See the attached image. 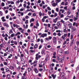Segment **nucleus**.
<instances>
[{"mask_svg": "<svg viewBox=\"0 0 79 79\" xmlns=\"http://www.w3.org/2000/svg\"><path fill=\"white\" fill-rule=\"evenodd\" d=\"M3 24L4 26H5V27H9V25H8V23H3Z\"/></svg>", "mask_w": 79, "mask_h": 79, "instance_id": "nucleus-1", "label": "nucleus"}, {"mask_svg": "<svg viewBox=\"0 0 79 79\" xmlns=\"http://www.w3.org/2000/svg\"><path fill=\"white\" fill-rule=\"evenodd\" d=\"M66 26L65 25L64 26V27L63 28L64 32H67V30H66Z\"/></svg>", "mask_w": 79, "mask_h": 79, "instance_id": "nucleus-2", "label": "nucleus"}, {"mask_svg": "<svg viewBox=\"0 0 79 79\" xmlns=\"http://www.w3.org/2000/svg\"><path fill=\"white\" fill-rule=\"evenodd\" d=\"M57 26L58 27H61V24L60 23V22H58L57 23Z\"/></svg>", "mask_w": 79, "mask_h": 79, "instance_id": "nucleus-3", "label": "nucleus"}, {"mask_svg": "<svg viewBox=\"0 0 79 79\" xmlns=\"http://www.w3.org/2000/svg\"><path fill=\"white\" fill-rule=\"evenodd\" d=\"M53 42L54 43H56V38L55 37H54L53 38Z\"/></svg>", "mask_w": 79, "mask_h": 79, "instance_id": "nucleus-4", "label": "nucleus"}, {"mask_svg": "<svg viewBox=\"0 0 79 79\" xmlns=\"http://www.w3.org/2000/svg\"><path fill=\"white\" fill-rule=\"evenodd\" d=\"M47 34H43L42 35L41 37H47Z\"/></svg>", "mask_w": 79, "mask_h": 79, "instance_id": "nucleus-5", "label": "nucleus"}, {"mask_svg": "<svg viewBox=\"0 0 79 79\" xmlns=\"http://www.w3.org/2000/svg\"><path fill=\"white\" fill-rule=\"evenodd\" d=\"M34 71H35V73H39V71H38V70L36 68L34 69Z\"/></svg>", "mask_w": 79, "mask_h": 79, "instance_id": "nucleus-6", "label": "nucleus"}, {"mask_svg": "<svg viewBox=\"0 0 79 79\" xmlns=\"http://www.w3.org/2000/svg\"><path fill=\"white\" fill-rule=\"evenodd\" d=\"M52 6H54V7H55V6H56L58 5V4L54 2L52 4Z\"/></svg>", "mask_w": 79, "mask_h": 79, "instance_id": "nucleus-7", "label": "nucleus"}, {"mask_svg": "<svg viewBox=\"0 0 79 79\" xmlns=\"http://www.w3.org/2000/svg\"><path fill=\"white\" fill-rule=\"evenodd\" d=\"M52 77H53V78L55 79V78H56V75L54 74H52L51 75Z\"/></svg>", "mask_w": 79, "mask_h": 79, "instance_id": "nucleus-8", "label": "nucleus"}, {"mask_svg": "<svg viewBox=\"0 0 79 79\" xmlns=\"http://www.w3.org/2000/svg\"><path fill=\"white\" fill-rule=\"evenodd\" d=\"M73 43H74V40H72V42L71 44H70V47H71L73 45Z\"/></svg>", "mask_w": 79, "mask_h": 79, "instance_id": "nucleus-9", "label": "nucleus"}, {"mask_svg": "<svg viewBox=\"0 0 79 79\" xmlns=\"http://www.w3.org/2000/svg\"><path fill=\"white\" fill-rule=\"evenodd\" d=\"M61 2V0H56V4H58L59 2Z\"/></svg>", "mask_w": 79, "mask_h": 79, "instance_id": "nucleus-10", "label": "nucleus"}, {"mask_svg": "<svg viewBox=\"0 0 79 79\" xmlns=\"http://www.w3.org/2000/svg\"><path fill=\"white\" fill-rule=\"evenodd\" d=\"M34 19V18H32L30 20V23H32V22H34L35 21Z\"/></svg>", "mask_w": 79, "mask_h": 79, "instance_id": "nucleus-11", "label": "nucleus"}, {"mask_svg": "<svg viewBox=\"0 0 79 79\" xmlns=\"http://www.w3.org/2000/svg\"><path fill=\"white\" fill-rule=\"evenodd\" d=\"M61 40H60V39L59 38L58 39V42L59 44H60V43H61Z\"/></svg>", "mask_w": 79, "mask_h": 79, "instance_id": "nucleus-12", "label": "nucleus"}, {"mask_svg": "<svg viewBox=\"0 0 79 79\" xmlns=\"http://www.w3.org/2000/svg\"><path fill=\"white\" fill-rule=\"evenodd\" d=\"M21 34V33L19 32H18L16 34H15L16 36L18 35H20Z\"/></svg>", "mask_w": 79, "mask_h": 79, "instance_id": "nucleus-13", "label": "nucleus"}, {"mask_svg": "<svg viewBox=\"0 0 79 79\" xmlns=\"http://www.w3.org/2000/svg\"><path fill=\"white\" fill-rule=\"evenodd\" d=\"M64 58L63 57L62 58L61 60V63H63V61H64Z\"/></svg>", "mask_w": 79, "mask_h": 79, "instance_id": "nucleus-14", "label": "nucleus"}, {"mask_svg": "<svg viewBox=\"0 0 79 79\" xmlns=\"http://www.w3.org/2000/svg\"><path fill=\"white\" fill-rule=\"evenodd\" d=\"M73 31H76V28L72 27V30H73Z\"/></svg>", "mask_w": 79, "mask_h": 79, "instance_id": "nucleus-15", "label": "nucleus"}, {"mask_svg": "<svg viewBox=\"0 0 79 79\" xmlns=\"http://www.w3.org/2000/svg\"><path fill=\"white\" fill-rule=\"evenodd\" d=\"M37 47H38V45L36 44L34 46V48H37Z\"/></svg>", "mask_w": 79, "mask_h": 79, "instance_id": "nucleus-16", "label": "nucleus"}, {"mask_svg": "<svg viewBox=\"0 0 79 79\" xmlns=\"http://www.w3.org/2000/svg\"><path fill=\"white\" fill-rule=\"evenodd\" d=\"M68 26L69 28H71V27H72V24L71 23L69 24Z\"/></svg>", "mask_w": 79, "mask_h": 79, "instance_id": "nucleus-17", "label": "nucleus"}, {"mask_svg": "<svg viewBox=\"0 0 79 79\" xmlns=\"http://www.w3.org/2000/svg\"><path fill=\"white\" fill-rule=\"evenodd\" d=\"M73 19L74 21H76L77 19V18L76 17H73Z\"/></svg>", "mask_w": 79, "mask_h": 79, "instance_id": "nucleus-18", "label": "nucleus"}, {"mask_svg": "<svg viewBox=\"0 0 79 79\" xmlns=\"http://www.w3.org/2000/svg\"><path fill=\"white\" fill-rule=\"evenodd\" d=\"M9 51L10 52H13V49H12V48H9Z\"/></svg>", "mask_w": 79, "mask_h": 79, "instance_id": "nucleus-19", "label": "nucleus"}, {"mask_svg": "<svg viewBox=\"0 0 79 79\" xmlns=\"http://www.w3.org/2000/svg\"><path fill=\"white\" fill-rule=\"evenodd\" d=\"M15 35V33H13L11 35V37H13Z\"/></svg>", "mask_w": 79, "mask_h": 79, "instance_id": "nucleus-20", "label": "nucleus"}, {"mask_svg": "<svg viewBox=\"0 0 79 79\" xmlns=\"http://www.w3.org/2000/svg\"><path fill=\"white\" fill-rule=\"evenodd\" d=\"M57 15H58V14H57V13L56 12H55L54 13V17H56V16H57Z\"/></svg>", "mask_w": 79, "mask_h": 79, "instance_id": "nucleus-21", "label": "nucleus"}, {"mask_svg": "<svg viewBox=\"0 0 79 79\" xmlns=\"http://www.w3.org/2000/svg\"><path fill=\"white\" fill-rule=\"evenodd\" d=\"M70 62L71 63H74V60L72 59L71 60Z\"/></svg>", "mask_w": 79, "mask_h": 79, "instance_id": "nucleus-22", "label": "nucleus"}, {"mask_svg": "<svg viewBox=\"0 0 79 79\" xmlns=\"http://www.w3.org/2000/svg\"><path fill=\"white\" fill-rule=\"evenodd\" d=\"M64 9L65 10H67V9H68V6H66L65 7H64Z\"/></svg>", "mask_w": 79, "mask_h": 79, "instance_id": "nucleus-23", "label": "nucleus"}, {"mask_svg": "<svg viewBox=\"0 0 79 79\" xmlns=\"http://www.w3.org/2000/svg\"><path fill=\"white\" fill-rule=\"evenodd\" d=\"M59 52H60V53H63V50L61 49H59Z\"/></svg>", "mask_w": 79, "mask_h": 79, "instance_id": "nucleus-24", "label": "nucleus"}, {"mask_svg": "<svg viewBox=\"0 0 79 79\" xmlns=\"http://www.w3.org/2000/svg\"><path fill=\"white\" fill-rule=\"evenodd\" d=\"M60 18H63V17H64V15H63V14H62L60 15Z\"/></svg>", "mask_w": 79, "mask_h": 79, "instance_id": "nucleus-25", "label": "nucleus"}, {"mask_svg": "<svg viewBox=\"0 0 79 79\" xmlns=\"http://www.w3.org/2000/svg\"><path fill=\"white\" fill-rule=\"evenodd\" d=\"M1 6H5V3L3 2H2L1 3Z\"/></svg>", "mask_w": 79, "mask_h": 79, "instance_id": "nucleus-26", "label": "nucleus"}, {"mask_svg": "<svg viewBox=\"0 0 79 79\" xmlns=\"http://www.w3.org/2000/svg\"><path fill=\"white\" fill-rule=\"evenodd\" d=\"M2 47H3V45L2 44H1L0 45V48H2Z\"/></svg>", "mask_w": 79, "mask_h": 79, "instance_id": "nucleus-27", "label": "nucleus"}, {"mask_svg": "<svg viewBox=\"0 0 79 79\" xmlns=\"http://www.w3.org/2000/svg\"><path fill=\"white\" fill-rule=\"evenodd\" d=\"M30 52L31 53H34V52H35V51L33 50H30Z\"/></svg>", "mask_w": 79, "mask_h": 79, "instance_id": "nucleus-28", "label": "nucleus"}, {"mask_svg": "<svg viewBox=\"0 0 79 79\" xmlns=\"http://www.w3.org/2000/svg\"><path fill=\"white\" fill-rule=\"evenodd\" d=\"M6 70V71L7 72V73H10V70H9V69H7Z\"/></svg>", "mask_w": 79, "mask_h": 79, "instance_id": "nucleus-29", "label": "nucleus"}, {"mask_svg": "<svg viewBox=\"0 0 79 79\" xmlns=\"http://www.w3.org/2000/svg\"><path fill=\"white\" fill-rule=\"evenodd\" d=\"M10 74H8L7 75V77L8 79H10Z\"/></svg>", "mask_w": 79, "mask_h": 79, "instance_id": "nucleus-30", "label": "nucleus"}, {"mask_svg": "<svg viewBox=\"0 0 79 79\" xmlns=\"http://www.w3.org/2000/svg\"><path fill=\"white\" fill-rule=\"evenodd\" d=\"M65 37H65L64 35H63L62 37V38H63V40H64V39H65Z\"/></svg>", "mask_w": 79, "mask_h": 79, "instance_id": "nucleus-31", "label": "nucleus"}, {"mask_svg": "<svg viewBox=\"0 0 79 79\" xmlns=\"http://www.w3.org/2000/svg\"><path fill=\"white\" fill-rule=\"evenodd\" d=\"M69 52L68 51H66L64 52V54H68Z\"/></svg>", "mask_w": 79, "mask_h": 79, "instance_id": "nucleus-32", "label": "nucleus"}, {"mask_svg": "<svg viewBox=\"0 0 79 79\" xmlns=\"http://www.w3.org/2000/svg\"><path fill=\"white\" fill-rule=\"evenodd\" d=\"M13 33V31H12V30H10L9 33L11 34Z\"/></svg>", "mask_w": 79, "mask_h": 79, "instance_id": "nucleus-33", "label": "nucleus"}, {"mask_svg": "<svg viewBox=\"0 0 79 79\" xmlns=\"http://www.w3.org/2000/svg\"><path fill=\"white\" fill-rule=\"evenodd\" d=\"M46 59L48 60V55L47 54L46 55Z\"/></svg>", "mask_w": 79, "mask_h": 79, "instance_id": "nucleus-34", "label": "nucleus"}, {"mask_svg": "<svg viewBox=\"0 0 79 79\" xmlns=\"http://www.w3.org/2000/svg\"><path fill=\"white\" fill-rule=\"evenodd\" d=\"M60 22L62 23H64V20H63V19L61 20Z\"/></svg>", "mask_w": 79, "mask_h": 79, "instance_id": "nucleus-35", "label": "nucleus"}, {"mask_svg": "<svg viewBox=\"0 0 79 79\" xmlns=\"http://www.w3.org/2000/svg\"><path fill=\"white\" fill-rule=\"evenodd\" d=\"M28 72H30V71H31V69L29 68H28Z\"/></svg>", "mask_w": 79, "mask_h": 79, "instance_id": "nucleus-36", "label": "nucleus"}, {"mask_svg": "<svg viewBox=\"0 0 79 79\" xmlns=\"http://www.w3.org/2000/svg\"><path fill=\"white\" fill-rule=\"evenodd\" d=\"M76 44L77 46H78V45H79V41L77 42Z\"/></svg>", "mask_w": 79, "mask_h": 79, "instance_id": "nucleus-37", "label": "nucleus"}, {"mask_svg": "<svg viewBox=\"0 0 79 79\" xmlns=\"http://www.w3.org/2000/svg\"><path fill=\"white\" fill-rule=\"evenodd\" d=\"M56 11L57 12H58V11H59V9H58V8H56Z\"/></svg>", "mask_w": 79, "mask_h": 79, "instance_id": "nucleus-38", "label": "nucleus"}, {"mask_svg": "<svg viewBox=\"0 0 79 79\" xmlns=\"http://www.w3.org/2000/svg\"><path fill=\"white\" fill-rule=\"evenodd\" d=\"M47 8L49 11H50L51 10V9L49 7H48Z\"/></svg>", "mask_w": 79, "mask_h": 79, "instance_id": "nucleus-39", "label": "nucleus"}, {"mask_svg": "<svg viewBox=\"0 0 79 79\" xmlns=\"http://www.w3.org/2000/svg\"><path fill=\"white\" fill-rule=\"evenodd\" d=\"M39 67L40 68H42V65H40V64H39Z\"/></svg>", "mask_w": 79, "mask_h": 79, "instance_id": "nucleus-40", "label": "nucleus"}, {"mask_svg": "<svg viewBox=\"0 0 79 79\" xmlns=\"http://www.w3.org/2000/svg\"><path fill=\"white\" fill-rule=\"evenodd\" d=\"M1 29L2 31H3L4 30H5V28L4 27H2L1 28Z\"/></svg>", "mask_w": 79, "mask_h": 79, "instance_id": "nucleus-41", "label": "nucleus"}, {"mask_svg": "<svg viewBox=\"0 0 79 79\" xmlns=\"http://www.w3.org/2000/svg\"><path fill=\"white\" fill-rule=\"evenodd\" d=\"M62 5H64V2H62L61 3Z\"/></svg>", "mask_w": 79, "mask_h": 79, "instance_id": "nucleus-42", "label": "nucleus"}, {"mask_svg": "<svg viewBox=\"0 0 79 79\" xmlns=\"http://www.w3.org/2000/svg\"><path fill=\"white\" fill-rule=\"evenodd\" d=\"M37 61L35 60V61L34 62V64H37Z\"/></svg>", "mask_w": 79, "mask_h": 79, "instance_id": "nucleus-43", "label": "nucleus"}, {"mask_svg": "<svg viewBox=\"0 0 79 79\" xmlns=\"http://www.w3.org/2000/svg\"><path fill=\"white\" fill-rule=\"evenodd\" d=\"M56 22H57V21H56V20L55 19H53V22L54 23H56Z\"/></svg>", "mask_w": 79, "mask_h": 79, "instance_id": "nucleus-44", "label": "nucleus"}, {"mask_svg": "<svg viewBox=\"0 0 79 79\" xmlns=\"http://www.w3.org/2000/svg\"><path fill=\"white\" fill-rule=\"evenodd\" d=\"M1 71H4L5 70V69H4V68H1Z\"/></svg>", "mask_w": 79, "mask_h": 79, "instance_id": "nucleus-45", "label": "nucleus"}, {"mask_svg": "<svg viewBox=\"0 0 79 79\" xmlns=\"http://www.w3.org/2000/svg\"><path fill=\"white\" fill-rule=\"evenodd\" d=\"M42 46L40 45V46H39V50H40V48H42Z\"/></svg>", "mask_w": 79, "mask_h": 79, "instance_id": "nucleus-46", "label": "nucleus"}, {"mask_svg": "<svg viewBox=\"0 0 79 79\" xmlns=\"http://www.w3.org/2000/svg\"><path fill=\"white\" fill-rule=\"evenodd\" d=\"M9 16H10V15H8L6 16V19H9Z\"/></svg>", "mask_w": 79, "mask_h": 79, "instance_id": "nucleus-47", "label": "nucleus"}, {"mask_svg": "<svg viewBox=\"0 0 79 79\" xmlns=\"http://www.w3.org/2000/svg\"><path fill=\"white\" fill-rule=\"evenodd\" d=\"M0 15L1 16H2V15H3V13H2V11H0Z\"/></svg>", "mask_w": 79, "mask_h": 79, "instance_id": "nucleus-48", "label": "nucleus"}, {"mask_svg": "<svg viewBox=\"0 0 79 79\" xmlns=\"http://www.w3.org/2000/svg\"><path fill=\"white\" fill-rule=\"evenodd\" d=\"M56 32H61V31L59 30H56Z\"/></svg>", "mask_w": 79, "mask_h": 79, "instance_id": "nucleus-49", "label": "nucleus"}, {"mask_svg": "<svg viewBox=\"0 0 79 79\" xmlns=\"http://www.w3.org/2000/svg\"><path fill=\"white\" fill-rule=\"evenodd\" d=\"M31 15H32V13L30 12L28 14V16H31Z\"/></svg>", "mask_w": 79, "mask_h": 79, "instance_id": "nucleus-50", "label": "nucleus"}, {"mask_svg": "<svg viewBox=\"0 0 79 79\" xmlns=\"http://www.w3.org/2000/svg\"><path fill=\"white\" fill-rule=\"evenodd\" d=\"M28 20H27L25 22V24H28Z\"/></svg>", "mask_w": 79, "mask_h": 79, "instance_id": "nucleus-51", "label": "nucleus"}, {"mask_svg": "<svg viewBox=\"0 0 79 79\" xmlns=\"http://www.w3.org/2000/svg\"><path fill=\"white\" fill-rule=\"evenodd\" d=\"M66 44V41H65L64 42V43L63 44V45H65Z\"/></svg>", "mask_w": 79, "mask_h": 79, "instance_id": "nucleus-52", "label": "nucleus"}, {"mask_svg": "<svg viewBox=\"0 0 79 79\" xmlns=\"http://www.w3.org/2000/svg\"><path fill=\"white\" fill-rule=\"evenodd\" d=\"M52 37L49 36L48 38L49 39V40H51L52 39Z\"/></svg>", "mask_w": 79, "mask_h": 79, "instance_id": "nucleus-53", "label": "nucleus"}, {"mask_svg": "<svg viewBox=\"0 0 79 79\" xmlns=\"http://www.w3.org/2000/svg\"><path fill=\"white\" fill-rule=\"evenodd\" d=\"M39 15L40 16H42V13H41V12H40L39 13Z\"/></svg>", "mask_w": 79, "mask_h": 79, "instance_id": "nucleus-54", "label": "nucleus"}, {"mask_svg": "<svg viewBox=\"0 0 79 79\" xmlns=\"http://www.w3.org/2000/svg\"><path fill=\"white\" fill-rule=\"evenodd\" d=\"M73 35H71V37L70 38V39L72 40V39H73Z\"/></svg>", "mask_w": 79, "mask_h": 79, "instance_id": "nucleus-55", "label": "nucleus"}, {"mask_svg": "<svg viewBox=\"0 0 79 79\" xmlns=\"http://www.w3.org/2000/svg\"><path fill=\"white\" fill-rule=\"evenodd\" d=\"M27 39L28 40H31V37L30 36H28Z\"/></svg>", "mask_w": 79, "mask_h": 79, "instance_id": "nucleus-56", "label": "nucleus"}, {"mask_svg": "<svg viewBox=\"0 0 79 79\" xmlns=\"http://www.w3.org/2000/svg\"><path fill=\"white\" fill-rule=\"evenodd\" d=\"M53 62H56V60L55 59H52Z\"/></svg>", "mask_w": 79, "mask_h": 79, "instance_id": "nucleus-57", "label": "nucleus"}, {"mask_svg": "<svg viewBox=\"0 0 79 79\" xmlns=\"http://www.w3.org/2000/svg\"><path fill=\"white\" fill-rule=\"evenodd\" d=\"M57 35L58 36H61V33H59L57 34Z\"/></svg>", "mask_w": 79, "mask_h": 79, "instance_id": "nucleus-58", "label": "nucleus"}, {"mask_svg": "<svg viewBox=\"0 0 79 79\" xmlns=\"http://www.w3.org/2000/svg\"><path fill=\"white\" fill-rule=\"evenodd\" d=\"M40 71H43V69H39Z\"/></svg>", "mask_w": 79, "mask_h": 79, "instance_id": "nucleus-59", "label": "nucleus"}, {"mask_svg": "<svg viewBox=\"0 0 79 79\" xmlns=\"http://www.w3.org/2000/svg\"><path fill=\"white\" fill-rule=\"evenodd\" d=\"M45 39L46 40H47V41H49V39L48 38H46Z\"/></svg>", "mask_w": 79, "mask_h": 79, "instance_id": "nucleus-60", "label": "nucleus"}, {"mask_svg": "<svg viewBox=\"0 0 79 79\" xmlns=\"http://www.w3.org/2000/svg\"><path fill=\"white\" fill-rule=\"evenodd\" d=\"M68 5V2H66L65 4V5Z\"/></svg>", "mask_w": 79, "mask_h": 79, "instance_id": "nucleus-61", "label": "nucleus"}, {"mask_svg": "<svg viewBox=\"0 0 79 79\" xmlns=\"http://www.w3.org/2000/svg\"><path fill=\"white\" fill-rule=\"evenodd\" d=\"M27 9H29V8H30V7L29 6H27Z\"/></svg>", "mask_w": 79, "mask_h": 79, "instance_id": "nucleus-62", "label": "nucleus"}, {"mask_svg": "<svg viewBox=\"0 0 79 79\" xmlns=\"http://www.w3.org/2000/svg\"><path fill=\"white\" fill-rule=\"evenodd\" d=\"M4 65H7V63L5 62L4 63Z\"/></svg>", "mask_w": 79, "mask_h": 79, "instance_id": "nucleus-63", "label": "nucleus"}, {"mask_svg": "<svg viewBox=\"0 0 79 79\" xmlns=\"http://www.w3.org/2000/svg\"><path fill=\"white\" fill-rule=\"evenodd\" d=\"M74 49H75V50H77V47L76 46H75Z\"/></svg>", "mask_w": 79, "mask_h": 79, "instance_id": "nucleus-64", "label": "nucleus"}]
</instances>
